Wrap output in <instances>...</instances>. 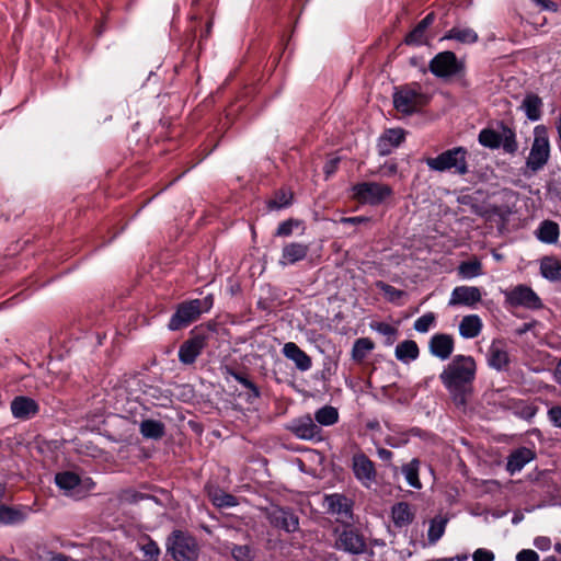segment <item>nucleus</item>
Returning a JSON list of instances; mask_svg holds the SVG:
<instances>
[{
  "mask_svg": "<svg viewBox=\"0 0 561 561\" xmlns=\"http://www.w3.org/2000/svg\"><path fill=\"white\" fill-rule=\"evenodd\" d=\"M477 374V363L470 355H455L444 366L439 380L457 407H465L472 393Z\"/></svg>",
  "mask_w": 561,
  "mask_h": 561,
  "instance_id": "1",
  "label": "nucleus"
},
{
  "mask_svg": "<svg viewBox=\"0 0 561 561\" xmlns=\"http://www.w3.org/2000/svg\"><path fill=\"white\" fill-rule=\"evenodd\" d=\"M393 106L403 115L420 112L430 103V95L423 91L421 84L413 82L394 88Z\"/></svg>",
  "mask_w": 561,
  "mask_h": 561,
  "instance_id": "2",
  "label": "nucleus"
},
{
  "mask_svg": "<svg viewBox=\"0 0 561 561\" xmlns=\"http://www.w3.org/2000/svg\"><path fill=\"white\" fill-rule=\"evenodd\" d=\"M550 140L548 129L543 125H537L534 128V139L529 154L525 162V168L531 174H536L545 168L550 159Z\"/></svg>",
  "mask_w": 561,
  "mask_h": 561,
  "instance_id": "3",
  "label": "nucleus"
},
{
  "mask_svg": "<svg viewBox=\"0 0 561 561\" xmlns=\"http://www.w3.org/2000/svg\"><path fill=\"white\" fill-rule=\"evenodd\" d=\"M467 154L466 148L455 147L435 158H427L425 163L432 171L445 172L454 169L456 174L465 175L468 173Z\"/></svg>",
  "mask_w": 561,
  "mask_h": 561,
  "instance_id": "4",
  "label": "nucleus"
},
{
  "mask_svg": "<svg viewBox=\"0 0 561 561\" xmlns=\"http://www.w3.org/2000/svg\"><path fill=\"white\" fill-rule=\"evenodd\" d=\"M352 197L360 204L378 206L393 195L390 185L380 182H360L352 186Z\"/></svg>",
  "mask_w": 561,
  "mask_h": 561,
  "instance_id": "5",
  "label": "nucleus"
},
{
  "mask_svg": "<svg viewBox=\"0 0 561 561\" xmlns=\"http://www.w3.org/2000/svg\"><path fill=\"white\" fill-rule=\"evenodd\" d=\"M501 128V133L491 128H483L478 136L479 144L489 149L502 147L506 153H515L518 149L515 131L506 125H502Z\"/></svg>",
  "mask_w": 561,
  "mask_h": 561,
  "instance_id": "6",
  "label": "nucleus"
},
{
  "mask_svg": "<svg viewBox=\"0 0 561 561\" xmlns=\"http://www.w3.org/2000/svg\"><path fill=\"white\" fill-rule=\"evenodd\" d=\"M168 549L175 561H195L198 557L196 540L181 530L172 533Z\"/></svg>",
  "mask_w": 561,
  "mask_h": 561,
  "instance_id": "7",
  "label": "nucleus"
},
{
  "mask_svg": "<svg viewBox=\"0 0 561 561\" xmlns=\"http://www.w3.org/2000/svg\"><path fill=\"white\" fill-rule=\"evenodd\" d=\"M202 312L203 302L201 299L184 301L176 307L175 312L168 323V329L170 331H178L182 328H186L195 321Z\"/></svg>",
  "mask_w": 561,
  "mask_h": 561,
  "instance_id": "8",
  "label": "nucleus"
},
{
  "mask_svg": "<svg viewBox=\"0 0 561 561\" xmlns=\"http://www.w3.org/2000/svg\"><path fill=\"white\" fill-rule=\"evenodd\" d=\"M505 304L510 307H524L539 309L542 304L539 296L527 285H517L512 289L503 290Z\"/></svg>",
  "mask_w": 561,
  "mask_h": 561,
  "instance_id": "9",
  "label": "nucleus"
},
{
  "mask_svg": "<svg viewBox=\"0 0 561 561\" xmlns=\"http://www.w3.org/2000/svg\"><path fill=\"white\" fill-rule=\"evenodd\" d=\"M463 69V65L458 61L455 53L446 50L437 54L430 61V71L438 78H449L458 75Z\"/></svg>",
  "mask_w": 561,
  "mask_h": 561,
  "instance_id": "10",
  "label": "nucleus"
},
{
  "mask_svg": "<svg viewBox=\"0 0 561 561\" xmlns=\"http://www.w3.org/2000/svg\"><path fill=\"white\" fill-rule=\"evenodd\" d=\"M287 430L297 438L302 440H311L319 443L323 440L321 427L307 414L301 417L294 419Z\"/></svg>",
  "mask_w": 561,
  "mask_h": 561,
  "instance_id": "11",
  "label": "nucleus"
},
{
  "mask_svg": "<svg viewBox=\"0 0 561 561\" xmlns=\"http://www.w3.org/2000/svg\"><path fill=\"white\" fill-rule=\"evenodd\" d=\"M270 525L287 534L299 529V517L289 507L274 506L266 512Z\"/></svg>",
  "mask_w": 561,
  "mask_h": 561,
  "instance_id": "12",
  "label": "nucleus"
},
{
  "mask_svg": "<svg viewBox=\"0 0 561 561\" xmlns=\"http://www.w3.org/2000/svg\"><path fill=\"white\" fill-rule=\"evenodd\" d=\"M352 470L354 477L363 486L369 489L376 482L375 463L363 451L353 455Z\"/></svg>",
  "mask_w": 561,
  "mask_h": 561,
  "instance_id": "13",
  "label": "nucleus"
},
{
  "mask_svg": "<svg viewBox=\"0 0 561 561\" xmlns=\"http://www.w3.org/2000/svg\"><path fill=\"white\" fill-rule=\"evenodd\" d=\"M324 506L329 514L335 516L336 522L348 523L353 518V501L344 494L325 495Z\"/></svg>",
  "mask_w": 561,
  "mask_h": 561,
  "instance_id": "14",
  "label": "nucleus"
},
{
  "mask_svg": "<svg viewBox=\"0 0 561 561\" xmlns=\"http://www.w3.org/2000/svg\"><path fill=\"white\" fill-rule=\"evenodd\" d=\"M337 550L351 553L363 554L367 549L365 537L354 528H344L339 533L335 540Z\"/></svg>",
  "mask_w": 561,
  "mask_h": 561,
  "instance_id": "15",
  "label": "nucleus"
},
{
  "mask_svg": "<svg viewBox=\"0 0 561 561\" xmlns=\"http://www.w3.org/2000/svg\"><path fill=\"white\" fill-rule=\"evenodd\" d=\"M206 346V339L203 335H194L184 341L179 348V360L184 365H192L202 354Z\"/></svg>",
  "mask_w": 561,
  "mask_h": 561,
  "instance_id": "16",
  "label": "nucleus"
},
{
  "mask_svg": "<svg viewBox=\"0 0 561 561\" xmlns=\"http://www.w3.org/2000/svg\"><path fill=\"white\" fill-rule=\"evenodd\" d=\"M482 298L480 288L476 286H457L453 289L448 306H467L472 307Z\"/></svg>",
  "mask_w": 561,
  "mask_h": 561,
  "instance_id": "17",
  "label": "nucleus"
},
{
  "mask_svg": "<svg viewBox=\"0 0 561 561\" xmlns=\"http://www.w3.org/2000/svg\"><path fill=\"white\" fill-rule=\"evenodd\" d=\"M454 348V337L446 333H436L431 337L428 342L430 353L440 360L448 359L453 354Z\"/></svg>",
  "mask_w": 561,
  "mask_h": 561,
  "instance_id": "18",
  "label": "nucleus"
},
{
  "mask_svg": "<svg viewBox=\"0 0 561 561\" xmlns=\"http://www.w3.org/2000/svg\"><path fill=\"white\" fill-rule=\"evenodd\" d=\"M488 365L497 370H506L510 365V355L503 341H493L488 350Z\"/></svg>",
  "mask_w": 561,
  "mask_h": 561,
  "instance_id": "19",
  "label": "nucleus"
},
{
  "mask_svg": "<svg viewBox=\"0 0 561 561\" xmlns=\"http://www.w3.org/2000/svg\"><path fill=\"white\" fill-rule=\"evenodd\" d=\"M10 408L13 416L20 420H28L35 416L39 411L37 402L25 396L15 397Z\"/></svg>",
  "mask_w": 561,
  "mask_h": 561,
  "instance_id": "20",
  "label": "nucleus"
},
{
  "mask_svg": "<svg viewBox=\"0 0 561 561\" xmlns=\"http://www.w3.org/2000/svg\"><path fill=\"white\" fill-rule=\"evenodd\" d=\"M282 353L287 359L291 360L300 371H307L312 367L311 357L294 342L285 343Z\"/></svg>",
  "mask_w": 561,
  "mask_h": 561,
  "instance_id": "21",
  "label": "nucleus"
},
{
  "mask_svg": "<svg viewBox=\"0 0 561 561\" xmlns=\"http://www.w3.org/2000/svg\"><path fill=\"white\" fill-rule=\"evenodd\" d=\"M308 252V244L300 242L287 243L282 250V256L278 263L282 266L293 265L299 261H302L307 256Z\"/></svg>",
  "mask_w": 561,
  "mask_h": 561,
  "instance_id": "22",
  "label": "nucleus"
},
{
  "mask_svg": "<svg viewBox=\"0 0 561 561\" xmlns=\"http://www.w3.org/2000/svg\"><path fill=\"white\" fill-rule=\"evenodd\" d=\"M56 485L64 491V494L78 499L80 493V477L71 471H62L55 476Z\"/></svg>",
  "mask_w": 561,
  "mask_h": 561,
  "instance_id": "23",
  "label": "nucleus"
},
{
  "mask_svg": "<svg viewBox=\"0 0 561 561\" xmlns=\"http://www.w3.org/2000/svg\"><path fill=\"white\" fill-rule=\"evenodd\" d=\"M535 453L527 447L515 449L507 458V471L511 474L519 472L528 462L535 459Z\"/></svg>",
  "mask_w": 561,
  "mask_h": 561,
  "instance_id": "24",
  "label": "nucleus"
},
{
  "mask_svg": "<svg viewBox=\"0 0 561 561\" xmlns=\"http://www.w3.org/2000/svg\"><path fill=\"white\" fill-rule=\"evenodd\" d=\"M405 134L401 128H392L385 131L378 142V150L381 156H387L391 150L404 140Z\"/></svg>",
  "mask_w": 561,
  "mask_h": 561,
  "instance_id": "25",
  "label": "nucleus"
},
{
  "mask_svg": "<svg viewBox=\"0 0 561 561\" xmlns=\"http://www.w3.org/2000/svg\"><path fill=\"white\" fill-rule=\"evenodd\" d=\"M445 39L456 41L465 45H471L479 41V35L471 27L456 25L445 33V35L442 37V41Z\"/></svg>",
  "mask_w": 561,
  "mask_h": 561,
  "instance_id": "26",
  "label": "nucleus"
},
{
  "mask_svg": "<svg viewBox=\"0 0 561 561\" xmlns=\"http://www.w3.org/2000/svg\"><path fill=\"white\" fill-rule=\"evenodd\" d=\"M483 323L478 314H468L459 323V334L463 339H474L481 333Z\"/></svg>",
  "mask_w": 561,
  "mask_h": 561,
  "instance_id": "27",
  "label": "nucleus"
},
{
  "mask_svg": "<svg viewBox=\"0 0 561 561\" xmlns=\"http://www.w3.org/2000/svg\"><path fill=\"white\" fill-rule=\"evenodd\" d=\"M535 234L542 243L554 244L558 242L560 234L559 225L552 220H543L538 226Z\"/></svg>",
  "mask_w": 561,
  "mask_h": 561,
  "instance_id": "28",
  "label": "nucleus"
},
{
  "mask_svg": "<svg viewBox=\"0 0 561 561\" xmlns=\"http://www.w3.org/2000/svg\"><path fill=\"white\" fill-rule=\"evenodd\" d=\"M396 358L402 363L415 360L420 355V350L415 341L405 340L396 346Z\"/></svg>",
  "mask_w": 561,
  "mask_h": 561,
  "instance_id": "29",
  "label": "nucleus"
},
{
  "mask_svg": "<svg viewBox=\"0 0 561 561\" xmlns=\"http://www.w3.org/2000/svg\"><path fill=\"white\" fill-rule=\"evenodd\" d=\"M391 517L394 526L402 528L412 523L414 515L408 503L399 502L392 506Z\"/></svg>",
  "mask_w": 561,
  "mask_h": 561,
  "instance_id": "30",
  "label": "nucleus"
},
{
  "mask_svg": "<svg viewBox=\"0 0 561 561\" xmlns=\"http://www.w3.org/2000/svg\"><path fill=\"white\" fill-rule=\"evenodd\" d=\"M140 434L148 439H160L165 433V426L158 420H144L139 424Z\"/></svg>",
  "mask_w": 561,
  "mask_h": 561,
  "instance_id": "31",
  "label": "nucleus"
},
{
  "mask_svg": "<svg viewBox=\"0 0 561 561\" xmlns=\"http://www.w3.org/2000/svg\"><path fill=\"white\" fill-rule=\"evenodd\" d=\"M542 101L536 94H528L525 96L522 108L527 118L531 122L539 121L541 117Z\"/></svg>",
  "mask_w": 561,
  "mask_h": 561,
  "instance_id": "32",
  "label": "nucleus"
},
{
  "mask_svg": "<svg viewBox=\"0 0 561 561\" xmlns=\"http://www.w3.org/2000/svg\"><path fill=\"white\" fill-rule=\"evenodd\" d=\"M541 275L551 280L557 282L561 279V259L545 257L540 263Z\"/></svg>",
  "mask_w": 561,
  "mask_h": 561,
  "instance_id": "33",
  "label": "nucleus"
},
{
  "mask_svg": "<svg viewBox=\"0 0 561 561\" xmlns=\"http://www.w3.org/2000/svg\"><path fill=\"white\" fill-rule=\"evenodd\" d=\"M314 420L322 426H331L339 421V412L332 405H324L316 411Z\"/></svg>",
  "mask_w": 561,
  "mask_h": 561,
  "instance_id": "34",
  "label": "nucleus"
},
{
  "mask_svg": "<svg viewBox=\"0 0 561 561\" xmlns=\"http://www.w3.org/2000/svg\"><path fill=\"white\" fill-rule=\"evenodd\" d=\"M419 468L420 461L416 458L402 467V473L404 474L408 484L414 489L422 488V483L419 479Z\"/></svg>",
  "mask_w": 561,
  "mask_h": 561,
  "instance_id": "35",
  "label": "nucleus"
},
{
  "mask_svg": "<svg viewBox=\"0 0 561 561\" xmlns=\"http://www.w3.org/2000/svg\"><path fill=\"white\" fill-rule=\"evenodd\" d=\"M374 342L368 337L357 339L352 348V358L355 362H363L367 354L374 350Z\"/></svg>",
  "mask_w": 561,
  "mask_h": 561,
  "instance_id": "36",
  "label": "nucleus"
},
{
  "mask_svg": "<svg viewBox=\"0 0 561 561\" xmlns=\"http://www.w3.org/2000/svg\"><path fill=\"white\" fill-rule=\"evenodd\" d=\"M446 524H447V519L439 517V516L433 518L430 522V527L427 530V537H428L430 542L435 543L443 537V535L445 533Z\"/></svg>",
  "mask_w": 561,
  "mask_h": 561,
  "instance_id": "37",
  "label": "nucleus"
},
{
  "mask_svg": "<svg viewBox=\"0 0 561 561\" xmlns=\"http://www.w3.org/2000/svg\"><path fill=\"white\" fill-rule=\"evenodd\" d=\"M22 520H24V514L21 511L3 504L0 505V524L12 525Z\"/></svg>",
  "mask_w": 561,
  "mask_h": 561,
  "instance_id": "38",
  "label": "nucleus"
},
{
  "mask_svg": "<svg viewBox=\"0 0 561 561\" xmlns=\"http://www.w3.org/2000/svg\"><path fill=\"white\" fill-rule=\"evenodd\" d=\"M462 278L471 279L482 274V264L478 260L462 262L458 267Z\"/></svg>",
  "mask_w": 561,
  "mask_h": 561,
  "instance_id": "39",
  "label": "nucleus"
},
{
  "mask_svg": "<svg viewBox=\"0 0 561 561\" xmlns=\"http://www.w3.org/2000/svg\"><path fill=\"white\" fill-rule=\"evenodd\" d=\"M291 202L293 193L285 190H279L275 193L274 198L267 202V207L271 210H278L290 206Z\"/></svg>",
  "mask_w": 561,
  "mask_h": 561,
  "instance_id": "40",
  "label": "nucleus"
},
{
  "mask_svg": "<svg viewBox=\"0 0 561 561\" xmlns=\"http://www.w3.org/2000/svg\"><path fill=\"white\" fill-rule=\"evenodd\" d=\"M436 323V316L434 312H426L417 318L413 323V329L419 333H427L431 328Z\"/></svg>",
  "mask_w": 561,
  "mask_h": 561,
  "instance_id": "41",
  "label": "nucleus"
},
{
  "mask_svg": "<svg viewBox=\"0 0 561 561\" xmlns=\"http://www.w3.org/2000/svg\"><path fill=\"white\" fill-rule=\"evenodd\" d=\"M371 329L383 335L387 339L386 343L388 345H391L398 335V329L386 322H376L371 324Z\"/></svg>",
  "mask_w": 561,
  "mask_h": 561,
  "instance_id": "42",
  "label": "nucleus"
},
{
  "mask_svg": "<svg viewBox=\"0 0 561 561\" xmlns=\"http://www.w3.org/2000/svg\"><path fill=\"white\" fill-rule=\"evenodd\" d=\"M211 502L217 507H233L238 505V501L236 496L225 493V492H215L211 494Z\"/></svg>",
  "mask_w": 561,
  "mask_h": 561,
  "instance_id": "43",
  "label": "nucleus"
},
{
  "mask_svg": "<svg viewBox=\"0 0 561 561\" xmlns=\"http://www.w3.org/2000/svg\"><path fill=\"white\" fill-rule=\"evenodd\" d=\"M229 374L237 380L239 383H241L244 388L250 390L251 394L250 397L257 399L261 396L260 389L252 382L247 376L237 373L234 370L229 369Z\"/></svg>",
  "mask_w": 561,
  "mask_h": 561,
  "instance_id": "44",
  "label": "nucleus"
},
{
  "mask_svg": "<svg viewBox=\"0 0 561 561\" xmlns=\"http://www.w3.org/2000/svg\"><path fill=\"white\" fill-rule=\"evenodd\" d=\"M140 550L144 553V561H157L160 554L158 545L151 539H148L145 543L140 545Z\"/></svg>",
  "mask_w": 561,
  "mask_h": 561,
  "instance_id": "45",
  "label": "nucleus"
},
{
  "mask_svg": "<svg viewBox=\"0 0 561 561\" xmlns=\"http://www.w3.org/2000/svg\"><path fill=\"white\" fill-rule=\"evenodd\" d=\"M425 30L419 24L405 36V44L420 46L425 43Z\"/></svg>",
  "mask_w": 561,
  "mask_h": 561,
  "instance_id": "46",
  "label": "nucleus"
},
{
  "mask_svg": "<svg viewBox=\"0 0 561 561\" xmlns=\"http://www.w3.org/2000/svg\"><path fill=\"white\" fill-rule=\"evenodd\" d=\"M231 554L236 561H252L253 558L251 548L247 545H234Z\"/></svg>",
  "mask_w": 561,
  "mask_h": 561,
  "instance_id": "47",
  "label": "nucleus"
},
{
  "mask_svg": "<svg viewBox=\"0 0 561 561\" xmlns=\"http://www.w3.org/2000/svg\"><path fill=\"white\" fill-rule=\"evenodd\" d=\"M377 287L387 296L388 300L392 302L397 301L404 295V291L383 282H378Z\"/></svg>",
  "mask_w": 561,
  "mask_h": 561,
  "instance_id": "48",
  "label": "nucleus"
},
{
  "mask_svg": "<svg viewBox=\"0 0 561 561\" xmlns=\"http://www.w3.org/2000/svg\"><path fill=\"white\" fill-rule=\"evenodd\" d=\"M293 219L285 220L280 222L275 231V236L277 237H287L293 233L294 225H296Z\"/></svg>",
  "mask_w": 561,
  "mask_h": 561,
  "instance_id": "49",
  "label": "nucleus"
},
{
  "mask_svg": "<svg viewBox=\"0 0 561 561\" xmlns=\"http://www.w3.org/2000/svg\"><path fill=\"white\" fill-rule=\"evenodd\" d=\"M548 419L553 426L561 428V407L550 408L548 410Z\"/></svg>",
  "mask_w": 561,
  "mask_h": 561,
  "instance_id": "50",
  "label": "nucleus"
},
{
  "mask_svg": "<svg viewBox=\"0 0 561 561\" xmlns=\"http://www.w3.org/2000/svg\"><path fill=\"white\" fill-rule=\"evenodd\" d=\"M80 493H78V499L84 497L91 490H93L95 483L91 478H80Z\"/></svg>",
  "mask_w": 561,
  "mask_h": 561,
  "instance_id": "51",
  "label": "nucleus"
},
{
  "mask_svg": "<svg viewBox=\"0 0 561 561\" xmlns=\"http://www.w3.org/2000/svg\"><path fill=\"white\" fill-rule=\"evenodd\" d=\"M472 558L473 561H493L494 553L491 550L480 548L474 551Z\"/></svg>",
  "mask_w": 561,
  "mask_h": 561,
  "instance_id": "52",
  "label": "nucleus"
},
{
  "mask_svg": "<svg viewBox=\"0 0 561 561\" xmlns=\"http://www.w3.org/2000/svg\"><path fill=\"white\" fill-rule=\"evenodd\" d=\"M538 553L530 549H524L516 556L517 561H538Z\"/></svg>",
  "mask_w": 561,
  "mask_h": 561,
  "instance_id": "53",
  "label": "nucleus"
},
{
  "mask_svg": "<svg viewBox=\"0 0 561 561\" xmlns=\"http://www.w3.org/2000/svg\"><path fill=\"white\" fill-rule=\"evenodd\" d=\"M534 546L541 551H547L551 547V539L546 536H539L534 540Z\"/></svg>",
  "mask_w": 561,
  "mask_h": 561,
  "instance_id": "54",
  "label": "nucleus"
},
{
  "mask_svg": "<svg viewBox=\"0 0 561 561\" xmlns=\"http://www.w3.org/2000/svg\"><path fill=\"white\" fill-rule=\"evenodd\" d=\"M380 171L383 176H392L398 172V165L393 161L386 162L381 165Z\"/></svg>",
  "mask_w": 561,
  "mask_h": 561,
  "instance_id": "55",
  "label": "nucleus"
},
{
  "mask_svg": "<svg viewBox=\"0 0 561 561\" xmlns=\"http://www.w3.org/2000/svg\"><path fill=\"white\" fill-rule=\"evenodd\" d=\"M537 5H539L542 10L557 12L558 4L551 0H533Z\"/></svg>",
  "mask_w": 561,
  "mask_h": 561,
  "instance_id": "56",
  "label": "nucleus"
},
{
  "mask_svg": "<svg viewBox=\"0 0 561 561\" xmlns=\"http://www.w3.org/2000/svg\"><path fill=\"white\" fill-rule=\"evenodd\" d=\"M367 221H369V219L364 216L341 218V222L344 225H359V224L367 222Z\"/></svg>",
  "mask_w": 561,
  "mask_h": 561,
  "instance_id": "57",
  "label": "nucleus"
},
{
  "mask_svg": "<svg viewBox=\"0 0 561 561\" xmlns=\"http://www.w3.org/2000/svg\"><path fill=\"white\" fill-rule=\"evenodd\" d=\"M71 558L59 552H48L46 561H70Z\"/></svg>",
  "mask_w": 561,
  "mask_h": 561,
  "instance_id": "58",
  "label": "nucleus"
},
{
  "mask_svg": "<svg viewBox=\"0 0 561 561\" xmlns=\"http://www.w3.org/2000/svg\"><path fill=\"white\" fill-rule=\"evenodd\" d=\"M434 20H435V14L433 12H431L417 24L426 31L427 27L433 24Z\"/></svg>",
  "mask_w": 561,
  "mask_h": 561,
  "instance_id": "59",
  "label": "nucleus"
},
{
  "mask_svg": "<svg viewBox=\"0 0 561 561\" xmlns=\"http://www.w3.org/2000/svg\"><path fill=\"white\" fill-rule=\"evenodd\" d=\"M377 454L382 461H390L393 457L392 451L386 448H378Z\"/></svg>",
  "mask_w": 561,
  "mask_h": 561,
  "instance_id": "60",
  "label": "nucleus"
},
{
  "mask_svg": "<svg viewBox=\"0 0 561 561\" xmlns=\"http://www.w3.org/2000/svg\"><path fill=\"white\" fill-rule=\"evenodd\" d=\"M201 301L203 302V311L209 310L213 306V298L210 296L205 297Z\"/></svg>",
  "mask_w": 561,
  "mask_h": 561,
  "instance_id": "61",
  "label": "nucleus"
},
{
  "mask_svg": "<svg viewBox=\"0 0 561 561\" xmlns=\"http://www.w3.org/2000/svg\"><path fill=\"white\" fill-rule=\"evenodd\" d=\"M556 381L561 386V359L559 360L556 371H554Z\"/></svg>",
  "mask_w": 561,
  "mask_h": 561,
  "instance_id": "62",
  "label": "nucleus"
},
{
  "mask_svg": "<svg viewBox=\"0 0 561 561\" xmlns=\"http://www.w3.org/2000/svg\"><path fill=\"white\" fill-rule=\"evenodd\" d=\"M543 561H557L556 557L551 556L546 558Z\"/></svg>",
  "mask_w": 561,
  "mask_h": 561,
  "instance_id": "63",
  "label": "nucleus"
},
{
  "mask_svg": "<svg viewBox=\"0 0 561 561\" xmlns=\"http://www.w3.org/2000/svg\"><path fill=\"white\" fill-rule=\"evenodd\" d=\"M556 549H557L559 552H561V545H560V543H558V545L556 546Z\"/></svg>",
  "mask_w": 561,
  "mask_h": 561,
  "instance_id": "64",
  "label": "nucleus"
}]
</instances>
